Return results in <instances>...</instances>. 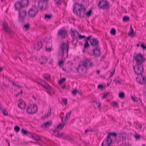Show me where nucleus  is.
Returning <instances> with one entry per match:
<instances>
[{
    "instance_id": "nucleus-53",
    "label": "nucleus",
    "mask_w": 146,
    "mask_h": 146,
    "mask_svg": "<svg viewBox=\"0 0 146 146\" xmlns=\"http://www.w3.org/2000/svg\"><path fill=\"white\" fill-rule=\"evenodd\" d=\"M2 112L4 115L5 116L8 115V112L6 110L4 109L3 111L2 110Z\"/></svg>"
},
{
    "instance_id": "nucleus-1",
    "label": "nucleus",
    "mask_w": 146,
    "mask_h": 146,
    "mask_svg": "<svg viewBox=\"0 0 146 146\" xmlns=\"http://www.w3.org/2000/svg\"><path fill=\"white\" fill-rule=\"evenodd\" d=\"M85 42L84 46H90L88 43V41H90V44L92 46H99V42L96 38H92V36L90 35L87 37L84 40Z\"/></svg>"
},
{
    "instance_id": "nucleus-27",
    "label": "nucleus",
    "mask_w": 146,
    "mask_h": 146,
    "mask_svg": "<svg viewBox=\"0 0 146 146\" xmlns=\"http://www.w3.org/2000/svg\"><path fill=\"white\" fill-rule=\"evenodd\" d=\"M64 123L62 124L60 123L59 125L56 127V129H63L64 127Z\"/></svg>"
},
{
    "instance_id": "nucleus-56",
    "label": "nucleus",
    "mask_w": 146,
    "mask_h": 146,
    "mask_svg": "<svg viewBox=\"0 0 146 146\" xmlns=\"http://www.w3.org/2000/svg\"><path fill=\"white\" fill-rule=\"evenodd\" d=\"M136 46H145L143 42H140L137 44Z\"/></svg>"
},
{
    "instance_id": "nucleus-8",
    "label": "nucleus",
    "mask_w": 146,
    "mask_h": 146,
    "mask_svg": "<svg viewBox=\"0 0 146 146\" xmlns=\"http://www.w3.org/2000/svg\"><path fill=\"white\" fill-rule=\"evenodd\" d=\"M68 32L65 29L62 28L58 32V35L63 38H65L67 36Z\"/></svg>"
},
{
    "instance_id": "nucleus-14",
    "label": "nucleus",
    "mask_w": 146,
    "mask_h": 146,
    "mask_svg": "<svg viewBox=\"0 0 146 146\" xmlns=\"http://www.w3.org/2000/svg\"><path fill=\"white\" fill-rule=\"evenodd\" d=\"M19 103L18 104L19 108L21 109H24L26 107V104L24 101L20 99L19 100Z\"/></svg>"
},
{
    "instance_id": "nucleus-33",
    "label": "nucleus",
    "mask_w": 146,
    "mask_h": 146,
    "mask_svg": "<svg viewBox=\"0 0 146 146\" xmlns=\"http://www.w3.org/2000/svg\"><path fill=\"white\" fill-rule=\"evenodd\" d=\"M90 46H84L83 51V52L84 53L88 51V50L89 49Z\"/></svg>"
},
{
    "instance_id": "nucleus-64",
    "label": "nucleus",
    "mask_w": 146,
    "mask_h": 146,
    "mask_svg": "<svg viewBox=\"0 0 146 146\" xmlns=\"http://www.w3.org/2000/svg\"><path fill=\"white\" fill-rule=\"evenodd\" d=\"M75 30H74L72 31L71 35L73 36H75V35L74 33Z\"/></svg>"
},
{
    "instance_id": "nucleus-45",
    "label": "nucleus",
    "mask_w": 146,
    "mask_h": 146,
    "mask_svg": "<svg viewBox=\"0 0 146 146\" xmlns=\"http://www.w3.org/2000/svg\"><path fill=\"white\" fill-rule=\"evenodd\" d=\"M29 137L33 139L34 138V133L33 134L30 132H29V134L27 135Z\"/></svg>"
},
{
    "instance_id": "nucleus-49",
    "label": "nucleus",
    "mask_w": 146,
    "mask_h": 146,
    "mask_svg": "<svg viewBox=\"0 0 146 146\" xmlns=\"http://www.w3.org/2000/svg\"><path fill=\"white\" fill-rule=\"evenodd\" d=\"M24 27L25 29L28 30L29 28L30 25L29 23H28L27 24L25 25H24Z\"/></svg>"
},
{
    "instance_id": "nucleus-2",
    "label": "nucleus",
    "mask_w": 146,
    "mask_h": 146,
    "mask_svg": "<svg viewBox=\"0 0 146 146\" xmlns=\"http://www.w3.org/2000/svg\"><path fill=\"white\" fill-rule=\"evenodd\" d=\"M29 3V0H21L20 1H18L15 4V9H19L20 8L27 7Z\"/></svg>"
},
{
    "instance_id": "nucleus-13",
    "label": "nucleus",
    "mask_w": 146,
    "mask_h": 146,
    "mask_svg": "<svg viewBox=\"0 0 146 146\" xmlns=\"http://www.w3.org/2000/svg\"><path fill=\"white\" fill-rule=\"evenodd\" d=\"M108 135L106 138V141H108V140H112V138H111V136H112L116 138L117 136V134L115 132H109L107 133Z\"/></svg>"
},
{
    "instance_id": "nucleus-58",
    "label": "nucleus",
    "mask_w": 146,
    "mask_h": 146,
    "mask_svg": "<svg viewBox=\"0 0 146 146\" xmlns=\"http://www.w3.org/2000/svg\"><path fill=\"white\" fill-rule=\"evenodd\" d=\"M114 81L115 82L116 84H121V80H114Z\"/></svg>"
},
{
    "instance_id": "nucleus-59",
    "label": "nucleus",
    "mask_w": 146,
    "mask_h": 146,
    "mask_svg": "<svg viewBox=\"0 0 146 146\" xmlns=\"http://www.w3.org/2000/svg\"><path fill=\"white\" fill-rule=\"evenodd\" d=\"M115 69H114L113 71H112L111 72L110 74V77H111L113 76V75L115 73Z\"/></svg>"
},
{
    "instance_id": "nucleus-29",
    "label": "nucleus",
    "mask_w": 146,
    "mask_h": 146,
    "mask_svg": "<svg viewBox=\"0 0 146 146\" xmlns=\"http://www.w3.org/2000/svg\"><path fill=\"white\" fill-rule=\"evenodd\" d=\"M82 9L83 11L81 13V16L80 17H84V15L85 14V12L86 10V8H85L84 7H83Z\"/></svg>"
},
{
    "instance_id": "nucleus-57",
    "label": "nucleus",
    "mask_w": 146,
    "mask_h": 146,
    "mask_svg": "<svg viewBox=\"0 0 146 146\" xmlns=\"http://www.w3.org/2000/svg\"><path fill=\"white\" fill-rule=\"evenodd\" d=\"M44 78L45 79L48 80L50 79V74H49L48 76H44Z\"/></svg>"
},
{
    "instance_id": "nucleus-30",
    "label": "nucleus",
    "mask_w": 146,
    "mask_h": 146,
    "mask_svg": "<svg viewBox=\"0 0 146 146\" xmlns=\"http://www.w3.org/2000/svg\"><path fill=\"white\" fill-rule=\"evenodd\" d=\"M123 20L125 22L128 21L129 20V17L128 16H125L123 17Z\"/></svg>"
},
{
    "instance_id": "nucleus-6",
    "label": "nucleus",
    "mask_w": 146,
    "mask_h": 146,
    "mask_svg": "<svg viewBox=\"0 0 146 146\" xmlns=\"http://www.w3.org/2000/svg\"><path fill=\"white\" fill-rule=\"evenodd\" d=\"M98 6L103 9H107L109 8V4L107 1L101 0L99 3Z\"/></svg>"
},
{
    "instance_id": "nucleus-28",
    "label": "nucleus",
    "mask_w": 146,
    "mask_h": 146,
    "mask_svg": "<svg viewBox=\"0 0 146 146\" xmlns=\"http://www.w3.org/2000/svg\"><path fill=\"white\" fill-rule=\"evenodd\" d=\"M21 132L23 135H27L29 134V132L26 130H25L24 128H23L21 130Z\"/></svg>"
},
{
    "instance_id": "nucleus-22",
    "label": "nucleus",
    "mask_w": 146,
    "mask_h": 146,
    "mask_svg": "<svg viewBox=\"0 0 146 146\" xmlns=\"http://www.w3.org/2000/svg\"><path fill=\"white\" fill-rule=\"evenodd\" d=\"M37 82L39 84L43 87L46 82L43 80H41L40 78H38L37 79Z\"/></svg>"
},
{
    "instance_id": "nucleus-7",
    "label": "nucleus",
    "mask_w": 146,
    "mask_h": 146,
    "mask_svg": "<svg viewBox=\"0 0 146 146\" xmlns=\"http://www.w3.org/2000/svg\"><path fill=\"white\" fill-rule=\"evenodd\" d=\"M134 58L136 62H139L141 61L144 62L146 60L143 55L140 53L136 55L134 57Z\"/></svg>"
},
{
    "instance_id": "nucleus-35",
    "label": "nucleus",
    "mask_w": 146,
    "mask_h": 146,
    "mask_svg": "<svg viewBox=\"0 0 146 146\" xmlns=\"http://www.w3.org/2000/svg\"><path fill=\"white\" fill-rule=\"evenodd\" d=\"M119 97L121 99L124 98L125 97V94L123 92H120L119 94Z\"/></svg>"
},
{
    "instance_id": "nucleus-55",
    "label": "nucleus",
    "mask_w": 146,
    "mask_h": 146,
    "mask_svg": "<svg viewBox=\"0 0 146 146\" xmlns=\"http://www.w3.org/2000/svg\"><path fill=\"white\" fill-rule=\"evenodd\" d=\"M79 38L80 39H82L84 38H86V36L84 35H79Z\"/></svg>"
},
{
    "instance_id": "nucleus-11",
    "label": "nucleus",
    "mask_w": 146,
    "mask_h": 146,
    "mask_svg": "<svg viewBox=\"0 0 146 146\" xmlns=\"http://www.w3.org/2000/svg\"><path fill=\"white\" fill-rule=\"evenodd\" d=\"M141 68V67L139 66H135L133 67V70L134 71L135 73L137 74L138 75H141V76H142V74L144 72H141L142 69H140Z\"/></svg>"
},
{
    "instance_id": "nucleus-3",
    "label": "nucleus",
    "mask_w": 146,
    "mask_h": 146,
    "mask_svg": "<svg viewBox=\"0 0 146 146\" xmlns=\"http://www.w3.org/2000/svg\"><path fill=\"white\" fill-rule=\"evenodd\" d=\"M38 12V9L37 6L35 5L32 6L27 12L28 16L30 17H34L37 14Z\"/></svg>"
},
{
    "instance_id": "nucleus-17",
    "label": "nucleus",
    "mask_w": 146,
    "mask_h": 146,
    "mask_svg": "<svg viewBox=\"0 0 146 146\" xmlns=\"http://www.w3.org/2000/svg\"><path fill=\"white\" fill-rule=\"evenodd\" d=\"M106 140V138L104 141L101 146H110L112 142V140H109L108 141H107Z\"/></svg>"
},
{
    "instance_id": "nucleus-44",
    "label": "nucleus",
    "mask_w": 146,
    "mask_h": 146,
    "mask_svg": "<svg viewBox=\"0 0 146 146\" xmlns=\"http://www.w3.org/2000/svg\"><path fill=\"white\" fill-rule=\"evenodd\" d=\"M53 50V49L52 48V47H50L48 48H47L46 46V47L45 50L46 52H50L52 50Z\"/></svg>"
},
{
    "instance_id": "nucleus-38",
    "label": "nucleus",
    "mask_w": 146,
    "mask_h": 146,
    "mask_svg": "<svg viewBox=\"0 0 146 146\" xmlns=\"http://www.w3.org/2000/svg\"><path fill=\"white\" fill-rule=\"evenodd\" d=\"M130 32L129 33H128L127 34L128 35H131L134 34V30L131 26H130Z\"/></svg>"
},
{
    "instance_id": "nucleus-16",
    "label": "nucleus",
    "mask_w": 146,
    "mask_h": 146,
    "mask_svg": "<svg viewBox=\"0 0 146 146\" xmlns=\"http://www.w3.org/2000/svg\"><path fill=\"white\" fill-rule=\"evenodd\" d=\"M3 27L5 31L9 34L11 33V31L7 25V23L5 22L3 23Z\"/></svg>"
},
{
    "instance_id": "nucleus-43",
    "label": "nucleus",
    "mask_w": 146,
    "mask_h": 146,
    "mask_svg": "<svg viewBox=\"0 0 146 146\" xmlns=\"http://www.w3.org/2000/svg\"><path fill=\"white\" fill-rule=\"evenodd\" d=\"M14 130L17 133L20 131V127L18 126H15L14 128Z\"/></svg>"
},
{
    "instance_id": "nucleus-26",
    "label": "nucleus",
    "mask_w": 146,
    "mask_h": 146,
    "mask_svg": "<svg viewBox=\"0 0 146 146\" xmlns=\"http://www.w3.org/2000/svg\"><path fill=\"white\" fill-rule=\"evenodd\" d=\"M51 42V40L50 38H49L48 39L47 38H46L44 40V42L46 43V45H47L48 43H50Z\"/></svg>"
},
{
    "instance_id": "nucleus-23",
    "label": "nucleus",
    "mask_w": 146,
    "mask_h": 146,
    "mask_svg": "<svg viewBox=\"0 0 146 146\" xmlns=\"http://www.w3.org/2000/svg\"><path fill=\"white\" fill-rule=\"evenodd\" d=\"M141 79L138 82V83L141 85H145L146 84V81L145 78V76H143V77L142 80V81H141Z\"/></svg>"
},
{
    "instance_id": "nucleus-60",
    "label": "nucleus",
    "mask_w": 146,
    "mask_h": 146,
    "mask_svg": "<svg viewBox=\"0 0 146 146\" xmlns=\"http://www.w3.org/2000/svg\"><path fill=\"white\" fill-rule=\"evenodd\" d=\"M109 94V93H108L106 94H103V96L102 98V99H103L105 98L106 97V96H107Z\"/></svg>"
},
{
    "instance_id": "nucleus-47",
    "label": "nucleus",
    "mask_w": 146,
    "mask_h": 146,
    "mask_svg": "<svg viewBox=\"0 0 146 146\" xmlns=\"http://www.w3.org/2000/svg\"><path fill=\"white\" fill-rule=\"evenodd\" d=\"M64 64V62L62 59H61L60 60L59 59L58 61V64L60 66H61V65Z\"/></svg>"
},
{
    "instance_id": "nucleus-34",
    "label": "nucleus",
    "mask_w": 146,
    "mask_h": 146,
    "mask_svg": "<svg viewBox=\"0 0 146 146\" xmlns=\"http://www.w3.org/2000/svg\"><path fill=\"white\" fill-rule=\"evenodd\" d=\"M52 17V15H47V14H45L44 16V19H51V17Z\"/></svg>"
},
{
    "instance_id": "nucleus-46",
    "label": "nucleus",
    "mask_w": 146,
    "mask_h": 146,
    "mask_svg": "<svg viewBox=\"0 0 146 146\" xmlns=\"http://www.w3.org/2000/svg\"><path fill=\"white\" fill-rule=\"evenodd\" d=\"M62 101L63 102L65 105H66L67 104V99L65 98H63L62 99Z\"/></svg>"
},
{
    "instance_id": "nucleus-40",
    "label": "nucleus",
    "mask_w": 146,
    "mask_h": 146,
    "mask_svg": "<svg viewBox=\"0 0 146 146\" xmlns=\"http://www.w3.org/2000/svg\"><path fill=\"white\" fill-rule=\"evenodd\" d=\"M30 59L32 61H36L37 59V58L34 56H30Z\"/></svg>"
},
{
    "instance_id": "nucleus-63",
    "label": "nucleus",
    "mask_w": 146,
    "mask_h": 146,
    "mask_svg": "<svg viewBox=\"0 0 146 146\" xmlns=\"http://www.w3.org/2000/svg\"><path fill=\"white\" fill-rule=\"evenodd\" d=\"M38 46H42V42L41 41L38 43Z\"/></svg>"
},
{
    "instance_id": "nucleus-48",
    "label": "nucleus",
    "mask_w": 146,
    "mask_h": 146,
    "mask_svg": "<svg viewBox=\"0 0 146 146\" xmlns=\"http://www.w3.org/2000/svg\"><path fill=\"white\" fill-rule=\"evenodd\" d=\"M112 104H113V106H114L115 107H116L117 108V107H118L119 106L118 104V102H116L115 101L113 102H112Z\"/></svg>"
},
{
    "instance_id": "nucleus-12",
    "label": "nucleus",
    "mask_w": 146,
    "mask_h": 146,
    "mask_svg": "<svg viewBox=\"0 0 146 146\" xmlns=\"http://www.w3.org/2000/svg\"><path fill=\"white\" fill-rule=\"evenodd\" d=\"M69 47V46H60V49L61 51L62 58H63L64 56V51H66L67 56H68Z\"/></svg>"
},
{
    "instance_id": "nucleus-51",
    "label": "nucleus",
    "mask_w": 146,
    "mask_h": 146,
    "mask_svg": "<svg viewBox=\"0 0 146 146\" xmlns=\"http://www.w3.org/2000/svg\"><path fill=\"white\" fill-rule=\"evenodd\" d=\"M77 5H78V6H80L81 7H84V5L82 3L78 4L77 2H76L74 5L76 6Z\"/></svg>"
},
{
    "instance_id": "nucleus-19",
    "label": "nucleus",
    "mask_w": 146,
    "mask_h": 146,
    "mask_svg": "<svg viewBox=\"0 0 146 146\" xmlns=\"http://www.w3.org/2000/svg\"><path fill=\"white\" fill-rule=\"evenodd\" d=\"M52 124V121H50L44 123L41 125V127H48L51 126Z\"/></svg>"
},
{
    "instance_id": "nucleus-20",
    "label": "nucleus",
    "mask_w": 146,
    "mask_h": 146,
    "mask_svg": "<svg viewBox=\"0 0 146 146\" xmlns=\"http://www.w3.org/2000/svg\"><path fill=\"white\" fill-rule=\"evenodd\" d=\"M32 115L35 114L37 111L38 108L36 104H33L32 105Z\"/></svg>"
},
{
    "instance_id": "nucleus-9",
    "label": "nucleus",
    "mask_w": 146,
    "mask_h": 146,
    "mask_svg": "<svg viewBox=\"0 0 146 146\" xmlns=\"http://www.w3.org/2000/svg\"><path fill=\"white\" fill-rule=\"evenodd\" d=\"M83 7H81L79 8H78V11H79V12H78L77 10H76V6L75 5H74L73 6V13L76 14L77 15L80 17L81 16V13L82 12V10L83 9H82Z\"/></svg>"
},
{
    "instance_id": "nucleus-62",
    "label": "nucleus",
    "mask_w": 146,
    "mask_h": 146,
    "mask_svg": "<svg viewBox=\"0 0 146 146\" xmlns=\"http://www.w3.org/2000/svg\"><path fill=\"white\" fill-rule=\"evenodd\" d=\"M49 116V115L48 114V113L46 114L43 117V118L44 119L48 117Z\"/></svg>"
},
{
    "instance_id": "nucleus-31",
    "label": "nucleus",
    "mask_w": 146,
    "mask_h": 146,
    "mask_svg": "<svg viewBox=\"0 0 146 146\" xmlns=\"http://www.w3.org/2000/svg\"><path fill=\"white\" fill-rule=\"evenodd\" d=\"M105 87L106 86L102 84L99 85L98 86V89H100L101 90H102L103 89H105Z\"/></svg>"
},
{
    "instance_id": "nucleus-24",
    "label": "nucleus",
    "mask_w": 146,
    "mask_h": 146,
    "mask_svg": "<svg viewBox=\"0 0 146 146\" xmlns=\"http://www.w3.org/2000/svg\"><path fill=\"white\" fill-rule=\"evenodd\" d=\"M32 105L31 104L29 106L27 109V111L29 114L32 115Z\"/></svg>"
},
{
    "instance_id": "nucleus-18",
    "label": "nucleus",
    "mask_w": 146,
    "mask_h": 146,
    "mask_svg": "<svg viewBox=\"0 0 146 146\" xmlns=\"http://www.w3.org/2000/svg\"><path fill=\"white\" fill-rule=\"evenodd\" d=\"M40 60L41 61L40 63L42 65L45 64L47 61L48 59L47 57L45 56H42L41 58L40 59Z\"/></svg>"
},
{
    "instance_id": "nucleus-54",
    "label": "nucleus",
    "mask_w": 146,
    "mask_h": 146,
    "mask_svg": "<svg viewBox=\"0 0 146 146\" xmlns=\"http://www.w3.org/2000/svg\"><path fill=\"white\" fill-rule=\"evenodd\" d=\"M135 137L137 139H139L140 138V135L137 133L135 135Z\"/></svg>"
},
{
    "instance_id": "nucleus-37",
    "label": "nucleus",
    "mask_w": 146,
    "mask_h": 146,
    "mask_svg": "<svg viewBox=\"0 0 146 146\" xmlns=\"http://www.w3.org/2000/svg\"><path fill=\"white\" fill-rule=\"evenodd\" d=\"M66 80L65 78H61L59 81H58V83L60 84H61L63 83Z\"/></svg>"
},
{
    "instance_id": "nucleus-4",
    "label": "nucleus",
    "mask_w": 146,
    "mask_h": 146,
    "mask_svg": "<svg viewBox=\"0 0 146 146\" xmlns=\"http://www.w3.org/2000/svg\"><path fill=\"white\" fill-rule=\"evenodd\" d=\"M53 135L56 137L61 138L64 140H69L70 139V137L68 135L64 133H62L60 134L58 131L56 129L54 130V133L53 134Z\"/></svg>"
},
{
    "instance_id": "nucleus-15",
    "label": "nucleus",
    "mask_w": 146,
    "mask_h": 146,
    "mask_svg": "<svg viewBox=\"0 0 146 146\" xmlns=\"http://www.w3.org/2000/svg\"><path fill=\"white\" fill-rule=\"evenodd\" d=\"M101 52L100 48H96L93 50V53L95 57H99Z\"/></svg>"
},
{
    "instance_id": "nucleus-10",
    "label": "nucleus",
    "mask_w": 146,
    "mask_h": 146,
    "mask_svg": "<svg viewBox=\"0 0 146 146\" xmlns=\"http://www.w3.org/2000/svg\"><path fill=\"white\" fill-rule=\"evenodd\" d=\"M88 62H90V64H89L90 67L92 66H93V64L90 61V59H88L87 58H86L85 60L84 59L82 60V66L85 68H88L87 64V63Z\"/></svg>"
},
{
    "instance_id": "nucleus-39",
    "label": "nucleus",
    "mask_w": 146,
    "mask_h": 146,
    "mask_svg": "<svg viewBox=\"0 0 146 146\" xmlns=\"http://www.w3.org/2000/svg\"><path fill=\"white\" fill-rule=\"evenodd\" d=\"M42 46H34L33 48L35 50L38 51L42 48Z\"/></svg>"
},
{
    "instance_id": "nucleus-41",
    "label": "nucleus",
    "mask_w": 146,
    "mask_h": 146,
    "mask_svg": "<svg viewBox=\"0 0 146 146\" xmlns=\"http://www.w3.org/2000/svg\"><path fill=\"white\" fill-rule=\"evenodd\" d=\"M116 31L115 29L114 28H113L111 29L110 33L113 35H115L116 34Z\"/></svg>"
},
{
    "instance_id": "nucleus-32",
    "label": "nucleus",
    "mask_w": 146,
    "mask_h": 146,
    "mask_svg": "<svg viewBox=\"0 0 146 146\" xmlns=\"http://www.w3.org/2000/svg\"><path fill=\"white\" fill-rule=\"evenodd\" d=\"M33 139H36L38 141L41 140L40 139V137L39 136L35 133H34V138H33Z\"/></svg>"
},
{
    "instance_id": "nucleus-52",
    "label": "nucleus",
    "mask_w": 146,
    "mask_h": 146,
    "mask_svg": "<svg viewBox=\"0 0 146 146\" xmlns=\"http://www.w3.org/2000/svg\"><path fill=\"white\" fill-rule=\"evenodd\" d=\"M56 5H59L61 3L60 0H54Z\"/></svg>"
},
{
    "instance_id": "nucleus-25",
    "label": "nucleus",
    "mask_w": 146,
    "mask_h": 146,
    "mask_svg": "<svg viewBox=\"0 0 146 146\" xmlns=\"http://www.w3.org/2000/svg\"><path fill=\"white\" fill-rule=\"evenodd\" d=\"M43 87L46 89L50 91H52V87L46 83H45L44 85L43 86Z\"/></svg>"
},
{
    "instance_id": "nucleus-50",
    "label": "nucleus",
    "mask_w": 146,
    "mask_h": 146,
    "mask_svg": "<svg viewBox=\"0 0 146 146\" xmlns=\"http://www.w3.org/2000/svg\"><path fill=\"white\" fill-rule=\"evenodd\" d=\"M67 41V42H63L62 43H61V46H69V42L68 41Z\"/></svg>"
},
{
    "instance_id": "nucleus-36",
    "label": "nucleus",
    "mask_w": 146,
    "mask_h": 146,
    "mask_svg": "<svg viewBox=\"0 0 146 146\" xmlns=\"http://www.w3.org/2000/svg\"><path fill=\"white\" fill-rule=\"evenodd\" d=\"M92 13V9H90L89 11H88L86 13H85L86 15L88 17H89L91 15Z\"/></svg>"
},
{
    "instance_id": "nucleus-5",
    "label": "nucleus",
    "mask_w": 146,
    "mask_h": 146,
    "mask_svg": "<svg viewBox=\"0 0 146 146\" xmlns=\"http://www.w3.org/2000/svg\"><path fill=\"white\" fill-rule=\"evenodd\" d=\"M20 8L19 9H16V10L19 11V21L20 22H22L25 20V18L26 16V11L25 9H22Z\"/></svg>"
},
{
    "instance_id": "nucleus-42",
    "label": "nucleus",
    "mask_w": 146,
    "mask_h": 146,
    "mask_svg": "<svg viewBox=\"0 0 146 146\" xmlns=\"http://www.w3.org/2000/svg\"><path fill=\"white\" fill-rule=\"evenodd\" d=\"M79 93V92L76 89H75L72 92V94L74 96H76L77 93Z\"/></svg>"
},
{
    "instance_id": "nucleus-61",
    "label": "nucleus",
    "mask_w": 146,
    "mask_h": 146,
    "mask_svg": "<svg viewBox=\"0 0 146 146\" xmlns=\"http://www.w3.org/2000/svg\"><path fill=\"white\" fill-rule=\"evenodd\" d=\"M105 58V56L104 55H103L102 57L100 59V60L101 61H103V60H104Z\"/></svg>"
},
{
    "instance_id": "nucleus-21",
    "label": "nucleus",
    "mask_w": 146,
    "mask_h": 146,
    "mask_svg": "<svg viewBox=\"0 0 146 146\" xmlns=\"http://www.w3.org/2000/svg\"><path fill=\"white\" fill-rule=\"evenodd\" d=\"M137 64L136 65H135V66H139L140 67H141L142 68V70H141V72H144V66L143 64H142V63L143 62H137Z\"/></svg>"
}]
</instances>
